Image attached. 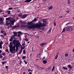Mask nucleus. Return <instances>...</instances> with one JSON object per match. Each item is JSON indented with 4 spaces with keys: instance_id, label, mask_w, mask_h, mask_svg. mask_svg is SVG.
Instances as JSON below:
<instances>
[{
    "instance_id": "34",
    "label": "nucleus",
    "mask_w": 74,
    "mask_h": 74,
    "mask_svg": "<svg viewBox=\"0 0 74 74\" xmlns=\"http://www.w3.org/2000/svg\"><path fill=\"white\" fill-rule=\"evenodd\" d=\"M3 21V18L0 17V22H2Z\"/></svg>"
},
{
    "instance_id": "58",
    "label": "nucleus",
    "mask_w": 74,
    "mask_h": 74,
    "mask_svg": "<svg viewBox=\"0 0 74 74\" xmlns=\"http://www.w3.org/2000/svg\"><path fill=\"white\" fill-rule=\"evenodd\" d=\"M8 29H10V26H8Z\"/></svg>"
},
{
    "instance_id": "25",
    "label": "nucleus",
    "mask_w": 74,
    "mask_h": 74,
    "mask_svg": "<svg viewBox=\"0 0 74 74\" xmlns=\"http://www.w3.org/2000/svg\"><path fill=\"white\" fill-rule=\"evenodd\" d=\"M7 12L8 13V14H10V13H11V11L10 10L7 11Z\"/></svg>"
},
{
    "instance_id": "42",
    "label": "nucleus",
    "mask_w": 74,
    "mask_h": 74,
    "mask_svg": "<svg viewBox=\"0 0 74 74\" xmlns=\"http://www.w3.org/2000/svg\"><path fill=\"white\" fill-rule=\"evenodd\" d=\"M18 16H19L20 17V16H22V15L20 14H19L18 15Z\"/></svg>"
},
{
    "instance_id": "29",
    "label": "nucleus",
    "mask_w": 74,
    "mask_h": 74,
    "mask_svg": "<svg viewBox=\"0 0 74 74\" xmlns=\"http://www.w3.org/2000/svg\"><path fill=\"white\" fill-rule=\"evenodd\" d=\"M15 28H16V26H13L12 27V29H14Z\"/></svg>"
},
{
    "instance_id": "52",
    "label": "nucleus",
    "mask_w": 74,
    "mask_h": 74,
    "mask_svg": "<svg viewBox=\"0 0 74 74\" xmlns=\"http://www.w3.org/2000/svg\"><path fill=\"white\" fill-rule=\"evenodd\" d=\"M2 45H1V46H0V49H2Z\"/></svg>"
},
{
    "instance_id": "9",
    "label": "nucleus",
    "mask_w": 74,
    "mask_h": 74,
    "mask_svg": "<svg viewBox=\"0 0 74 74\" xmlns=\"http://www.w3.org/2000/svg\"><path fill=\"white\" fill-rule=\"evenodd\" d=\"M9 47L10 48H12V42H10Z\"/></svg>"
},
{
    "instance_id": "31",
    "label": "nucleus",
    "mask_w": 74,
    "mask_h": 74,
    "mask_svg": "<svg viewBox=\"0 0 74 74\" xmlns=\"http://www.w3.org/2000/svg\"><path fill=\"white\" fill-rule=\"evenodd\" d=\"M26 58V56H23L22 57V59H25Z\"/></svg>"
},
{
    "instance_id": "5",
    "label": "nucleus",
    "mask_w": 74,
    "mask_h": 74,
    "mask_svg": "<svg viewBox=\"0 0 74 74\" xmlns=\"http://www.w3.org/2000/svg\"><path fill=\"white\" fill-rule=\"evenodd\" d=\"M16 21V20L14 19L13 20H11L10 21L11 24L12 25H14V23Z\"/></svg>"
},
{
    "instance_id": "63",
    "label": "nucleus",
    "mask_w": 74,
    "mask_h": 74,
    "mask_svg": "<svg viewBox=\"0 0 74 74\" xmlns=\"http://www.w3.org/2000/svg\"><path fill=\"white\" fill-rule=\"evenodd\" d=\"M29 41V39H27L26 41Z\"/></svg>"
},
{
    "instance_id": "53",
    "label": "nucleus",
    "mask_w": 74,
    "mask_h": 74,
    "mask_svg": "<svg viewBox=\"0 0 74 74\" xmlns=\"http://www.w3.org/2000/svg\"><path fill=\"white\" fill-rule=\"evenodd\" d=\"M2 11V10H1V9H0V14L1 12Z\"/></svg>"
},
{
    "instance_id": "62",
    "label": "nucleus",
    "mask_w": 74,
    "mask_h": 74,
    "mask_svg": "<svg viewBox=\"0 0 74 74\" xmlns=\"http://www.w3.org/2000/svg\"><path fill=\"white\" fill-rule=\"evenodd\" d=\"M2 64H3V65H4V63L3 62H2Z\"/></svg>"
},
{
    "instance_id": "38",
    "label": "nucleus",
    "mask_w": 74,
    "mask_h": 74,
    "mask_svg": "<svg viewBox=\"0 0 74 74\" xmlns=\"http://www.w3.org/2000/svg\"><path fill=\"white\" fill-rule=\"evenodd\" d=\"M68 54H65V57H67V56H68Z\"/></svg>"
},
{
    "instance_id": "50",
    "label": "nucleus",
    "mask_w": 74,
    "mask_h": 74,
    "mask_svg": "<svg viewBox=\"0 0 74 74\" xmlns=\"http://www.w3.org/2000/svg\"><path fill=\"white\" fill-rule=\"evenodd\" d=\"M22 51H20L19 52L18 54H21V53H22Z\"/></svg>"
},
{
    "instance_id": "55",
    "label": "nucleus",
    "mask_w": 74,
    "mask_h": 74,
    "mask_svg": "<svg viewBox=\"0 0 74 74\" xmlns=\"http://www.w3.org/2000/svg\"><path fill=\"white\" fill-rule=\"evenodd\" d=\"M69 25V23H68L66 24V25H65V26H67V25Z\"/></svg>"
},
{
    "instance_id": "23",
    "label": "nucleus",
    "mask_w": 74,
    "mask_h": 74,
    "mask_svg": "<svg viewBox=\"0 0 74 74\" xmlns=\"http://www.w3.org/2000/svg\"><path fill=\"white\" fill-rule=\"evenodd\" d=\"M18 34H22V33L21 32H18Z\"/></svg>"
},
{
    "instance_id": "40",
    "label": "nucleus",
    "mask_w": 74,
    "mask_h": 74,
    "mask_svg": "<svg viewBox=\"0 0 74 74\" xmlns=\"http://www.w3.org/2000/svg\"><path fill=\"white\" fill-rule=\"evenodd\" d=\"M68 4H70V1L69 0L68 1Z\"/></svg>"
},
{
    "instance_id": "45",
    "label": "nucleus",
    "mask_w": 74,
    "mask_h": 74,
    "mask_svg": "<svg viewBox=\"0 0 74 74\" xmlns=\"http://www.w3.org/2000/svg\"><path fill=\"white\" fill-rule=\"evenodd\" d=\"M5 67L7 69H8V67L7 66H5Z\"/></svg>"
},
{
    "instance_id": "8",
    "label": "nucleus",
    "mask_w": 74,
    "mask_h": 74,
    "mask_svg": "<svg viewBox=\"0 0 74 74\" xmlns=\"http://www.w3.org/2000/svg\"><path fill=\"white\" fill-rule=\"evenodd\" d=\"M6 26H8L9 24H10V23L8 22V21H6Z\"/></svg>"
},
{
    "instance_id": "19",
    "label": "nucleus",
    "mask_w": 74,
    "mask_h": 74,
    "mask_svg": "<svg viewBox=\"0 0 74 74\" xmlns=\"http://www.w3.org/2000/svg\"><path fill=\"white\" fill-rule=\"evenodd\" d=\"M4 24V23H3V21H1L0 22V24L1 25H3V24Z\"/></svg>"
},
{
    "instance_id": "13",
    "label": "nucleus",
    "mask_w": 74,
    "mask_h": 74,
    "mask_svg": "<svg viewBox=\"0 0 74 74\" xmlns=\"http://www.w3.org/2000/svg\"><path fill=\"white\" fill-rule=\"evenodd\" d=\"M40 56H41V55L40 54H38L36 56L37 58H40Z\"/></svg>"
},
{
    "instance_id": "33",
    "label": "nucleus",
    "mask_w": 74,
    "mask_h": 74,
    "mask_svg": "<svg viewBox=\"0 0 74 74\" xmlns=\"http://www.w3.org/2000/svg\"><path fill=\"white\" fill-rule=\"evenodd\" d=\"M51 30H52V28H51L48 31V32H49V33L51 32Z\"/></svg>"
},
{
    "instance_id": "20",
    "label": "nucleus",
    "mask_w": 74,
    "mask_h": 74,
    "mask_svg": "<svg viewBox=\"0 0 74 74\" xmlns=\"http://www.w3.org/2000/svg\"><path fill=\"white\" fill-rule=\"evenodd\" d=\"M62 69H64V70H67V68H66L65 67H63Z\"/></svg>"
},
{
    "instance_id": "30",
    "label": "nucleus",
    "mask_w": 74,
    "mask_h": 74,
    "mask_svg": "<svg viewBox=\"0 0 74 74\" xmlns=\"http://www.w3.org/2000/svg\"><path fill=\"white\" fill-rule=\"evenodd\" d=\"M23 54H25V53H26V51H25V50H23Z\"/></svg>"
},
{
    "instance_id": "61",
    "label": "nucleus",
    "mask_w": 74,
    "mask_h": 74,
    "mask_svg": "<svg viewBox=\"0 0 74 74\" xmlns=\"http://www.w3.org/2000/svg\"><path fill=\"white\" fill-rule=\"evenodd\" d=\"M1 37H4V36H3V35H1L0 36Z\"/></svg>"
},
{
    "instance_id": "64",
    "label": "nucleus",
    "mask_w": 74,
    "mask_h": 74,
    "mask_svg": "<svg viewBox=\"0 0 74 74\" xmlns=\"http://www.w3.org/2000/svg\"><path fill=\"white\" fill-rule=\"evenodd\" d=\"M72 51H73V52H74V48H73V49L72 50Z\"/></svg>"
},
{
    "instance_id": "37",
    "label": "nucleus",
    "mask_w": 74,
    "mask_h": 74,
    "mask_svg": "<svg viewBox=\"0 0 74 74\" xmlns=\"http://www.w3.org/2000/svg\"><path fill=\"white\" fill-rule=\"evenodd\" d=\"M3 58V56H2V54H0V58Z\"/></svg>"
},
{
    "instance_id": "41",
    "label": "nucleus",
    "mask_w": 74,
    "mask_h": 74,
    "mask_svg": "<svg viewBox=\"0 0 74 74\" xmlns=\"http://www.w3.org/2000/svg\"><path fill=\"white\" fill-rule=\"evenodd\" d=\"M17 36H18V37H19V38H20V37H21V35H19V34H18V35H17Z\"/></svg>"
},
{
    "instance_id": "6",
    "label": "nucleus",
    "mask_w": 74,
    "mask_h": 74,
    "mask_svg": "<svg viewBox=\"0 0 74 74\" xmlns=\"http://www.w3.org/2000/svg\"><path fill=\"white\" fill-rule=\"evenodd\" d=\"M37 69H39V70H42L43 69H44V68L41 67H40L39 66H37Z\"/></svg>"
},
{
    "instance_id": "27",
    "label": "nucleus",
    "mask_w": 74,
    "mask_h": 74,
    "mask_svg": "<svg viewBox=\"0 0 74 74\" xmlns=\"http://www.w3.org/2000/svg\"><path fill=\"white\" fill-rule=\"evenodd\" d=\"M5 52H7L8 53H10V52L8 51V49H7L5 50Z\"/></svg>"
},
{
    "instance_id": "15",
    "label": "nucleus",
    "mask_w": 74,
    "mask_h": 74,
    "mask_svg": "<svg viewBox=\"0 0 74 74\" xmlns=\"http://www.w3.org/2000/svg\"><path fill=\"white\" fill-rule=\"evenodd\" d=\"M43 62L44 64H46L47 63V61L45 60H43Z\"/></svg>"
},
{
    "instance_id": "17",
    "label": "nucleus",
    "mask_w": 74,
    "mask_h": 74,
    "mask_svg": "<svg viewBox=\"0 0 74 74\" xmlns=\"http://www.w3.org/2000/svg\"><path fill=\"white\" fill-rule=\"evenodd\" d=\"M58 57V53L56 55V56L55 59H57V58Z\"/></svg>"
},
{
    "instance_id": "4",
    "label": "nucleus",
    "mask_w": 74,
    "mask_h": 74,
    "mask_svg": "<svg viewBox=\"0 0 74 74\" xmlns=\"http://www.w3.org/2000/svg\"><path fill=\"white\" fill-rule=\"evenodd\" d=\"M13 42L14 44V45H15V44H16V45H17V44H18V42L16 40H14L13 41Z\"/></svg>"
},
{
    "instance_id": "43",
    "label": "nucleus",
    "mask_w": 74,
    "mask_h": 74,
    "mask_svg": "<svg viewBox=\"0 0 74 74\" xmlns=\"http://www.w3.org/2000/svg\"><path fill=\"white\" fill-rule=\"evenodd\" d=\"M5 57H4L2 59V60L3 61L4 60H5Z\"/></svg>"
},
{
    "instance_id": "44",
    "label": "nucleus",
    "mask_w": 74,
    "mask_h": 74,
    "mask_svg": "<svg viewBox=\"0 0 74 74\" xmlns=\"http://www.w3.org/2000/svg\"><path fill=\"white\" fill-rule=\"evenodd\" d=\"M13 8H8V10H12V9H13Z\"/></svg>"
},
{
    "instance_id": "35",
    "label": "nucleus",
    "mask_w": 74,
    "mask_h": 74,
    "mask_svg": "<svg viewBox=\"0 0 74 74\" xmlns=\"http://www.w3.org/2000/svg\"><path fill=\"white\" fill-rule=\"evenodd\" d=\"M49 8V10H50V9H52V6H50V7H49L48 8Z\"/></svg>"
},
{
    "instance_id": "3",
    "label": "nucleus",
    "mask_w": 74,
    "mask_h": 74,
    "mask_svg": "<svg viewBox=\"0 0 74 74\" xmlns=\"http://www.w3.org/2000/svg\"><path fill=\"white\" fill-rule=\"evenodd\" d=\"M66 30L68 32H72L73 30V29L71 27H68L66 29Z\"/></svg>"
},
{
    "instance_id": "47",
    "label": "nucleus",
    "mask_w": 74,
    "mask_h": 74,
    "mask_svg": "<svg viewBox=\"0 0 74 74\" xmlns=\"http://www.w3.org/2000/svg\"><path fill=\"white\" fill-rule=\"evenodd\" d=\"M25 45V42H24V43L22 45V46H24V45Z\"/></svg>"
},
{
    "instance_id": "14",
    "label": "nucleus",
    "mask_w": 74,
    "mask_h": 74,
    "mask_svg": "<svg viewBox=\"0 0 74 74\" xmlns=\"http://www.w3.org/2000/svg\"><path fill=\"white\" fill-rule=\"evenodd\" d=\"M13 34L14 36H17V33L16 32H13Z\"/></svg>"
},
{
    "instance_id": "51",
    "label": "nucleus",
    "mask_w": 74,
    "mask_h": 74,
    "mask_svg": "<svg viewBox=\"0 0 74 74\" xmlns=\"http://www.w3.org/2000/svg\"><path fill=\"white\" fill-rule=\"evenodd\" d=\"M23 49L22 48V47H21L20 51H21L22 52V50H23Z\"/></svg>"
},
{
    "instance_id": "49",
    "label": "nucleus",
    "mask_w": 74,
    "mask_h": 74,
    "mask_svg": "<svg viewBox=\"0 0 74 74\" xmlns=\"http://www.w3.org/2000/svg\"><path fill=\"white\" fill-rule=\"evenodd\" d=\"M63 18V16H59V18Z\"/></svg>"
},
{
    "instance_id": "26",
    "label": "nucleus",
    "mask_w": 74,
    "mask_h": 74,
    "mask_svg": "<svg viewBox=\"0 0 74 74\" xmlns=\"http://www.w3.org/2000/svg\"><path fill=\"white\" fill-rule=\"evenodd\" d=\"M22 24H23L24 25H26V22H22Z\"/></svg>"
},
{
    "instance_id": "36",
    "label": "nucleus",
    "mask_w": 74,
    "mask_h": 74,
    "mask_svg": "<svg viewBox=\"0 0 74 74\" xmlns=\"http://www.w3.org/2000/svg\"><path fill=\"white\" fill-rule=\"evenodd\" d=\"M54 69H55V66H53V68H52V71H54Z\"/></svg>"
},
{
    "instance_id": "24",
    "label": "nucleus",
    "mask_w": 74,
    "mask_h": 74,
    "mask_svg": "<svg viewBox=\"0 0 74 74\" xmlns=\"http://www.w3.org/2000/svg\"><path fill=\"white\" fill-rule=\"evenodd\" d=\"M10 17L6 18V21H9V20H10Z\"/></svg>"
},
{
    "instance_id": "48",
    "label": "nucleus",
    "mask_w": 74,
    "mask_h": 74,
    "mask_svg": "<svg viewBox=\"0 0 74 74\" xmlns=\"http://www.w3.org/2000/svg\"><path fill=\"white\" fill-rule=\"evenodd\" d=\"M18 49V47L17 46V45H16V49Z\"/></svg>"
},
{
    "instance_id": "57",
    "label": "nucleus",
    "mask_w": 74,
    "mask_h": 74,
    "mask_svg": "<svg viewBox=\"0 0 74 74\" xmlns=\"http://www.w3.org/2000/svg\"><path fill=\"white\" fill-rule=\"evenodd\" d=\"M23 49H25V46L23 47H22Z\"/></svg>"
},
{
    "instance_id": "28",
    "label": "nucleus",
    "mask_w": 74,
    "mask_h": 74,
    "mask_svg": "<svg viewBox=\"0 0 74 74\" xmlns=\"http://www.w3.org/2000/svg\"><path fill=\"white\" fill-rule=\"evenodd\" d=\"M5 32V31H3V30H1V33H4Z\"/></svg>"
},
{
    "instance_id": "12",
    "label": "nucleus",
    "mask_w": 74,
    "mask_h": 74,
    "mask_svg": "<svg viewBox=\"0 0 74 74\" xmlns=\"http://www.w3.org/2000/svg\"><path fill=\"white\" fill-rule=\"evenodd\" d=\"M31 1H32V0H26L25 1V3H29V2H30Z\"/></svg>"
},
{
    "instance_id": "16",
    "label": "nucleus",
    "mask_w": 74,
    "mask_h": 74,
    "mask_svg": "<svg viewBox=\"0 0 74 74\" xmlns=\"http://www.w3.org/2000/svg\"><path fill=\"white\" fill-rule=\"evenodd\" d=\"M15 36H16L15 35H13L12 36V37H12L13 39L14 38L15 39Z\"/></svg>"
},
{
    "instance_id": "2",
    "label": "nucleus",
    "mask_w": 74,
    "mask_h": 74,
    "mask_svg": "<svg viewBox=\"0 0 74 74\" xmlns=\"http://www.w3.org/2000/svg\"><path fill=\"white\" fill-rule=\"evenodd\" d=\"M10 51L12 53H15V45L12 47V48L10 49Z\"/></svg>"
},
{
    "instance_id": "46",
    "label": "nucleus",
    "mask_w": 74,
    "mask_h": 74,
    "mask_svg": "<svg viewBox=\"0 0 74 74\" xmlns=\"http://www.w3.org/2000/svg\"><path fill=\"white\" fill-rule=\"evenodd\" d=\"M24 62L25 64H27V62L25 61V60L24 61Z\"/></svg>"
},
{
    "instance_id": "60",
    "label": "nucleus",
    "mask_w": 74,
    "mask_h": 74,
    "mask_svg": "<svg viewBox=\"0 0 74 74\" xmlns=\"http://www.w3.org/2000/svg\"><path fill=\"white\" fill-rule=\"evenodd\" d=\"M66 12L68 13H69V10H67L66 11Z\"/></svg>"
},
{
    "instance_id": "39",
    "label": "nucleus",
    "mask_w": 74,
    "mask_h": 74,
    "mask_svg": "<svg viewBox=\"0 0 74 74\" xmlns=\"http://www.w3.org/2000/svg\"><path fill=\"white\" fill-rule=\"evenodd\" d=\"M65 28H64L63 29V30L62 31V32H65Z\"/></svg>"
},
{
    "instance_id": "54",
    "label": "nucleus",
    "mask_w": 74,
    "mask_h": 74,
    "mask_svg": "<svg viewBox=\"0 0 74 74\" xmlns=\"http://www.w3.org/2000/svg\"><path fill=\"white\" fill-rule=\"evenodd\" d=\"M4 36H5L6 35H7V34L6 33H4Z\"/></svg>"
},
{
    "instance_id": "1",
    "label": "nucleus",
    "mask_w": 74,
    "mask_h": 74,
    "mask_svg": "<svg viewBox=\"0 0 74 74\" xmlns=\"http://www.w3.org/2000/svg\"><path fill=\"white\" fill-rule=\"evenodd\" d=\"M47 25V21L43 20L41 21H39L38 23H36L34 24H32V25L30 26H28L27 25H21V27H25V28H28V29H38L40 28L42 26H45Z\"/></svg>"
},
{
    "instance_id": "10",
    "label": "nucleus",
    "mask_w": 74,
    "mask_h": 74,
    "mask_svg": "<svg viewBox=\"0 0 74 74\" xmlns=\"http://www.w3.org/2000/svg\"><path fill=\"white\" fill-rule=\"evenodd\" d=\"M46 44H47V43H42L40 44V46H42V47H44V46L46 45Z\"/></svg>"
},
{
    "instance_id": "59",
    "label": "nucleus",
    "mask_w": 74,
    "mask_h": 74,
    "mask_svg": "<svg viewBox=\"0 0 74 74\" xmlns=\"http://www.w3.org/2000/svg\"><path fill=\"white\" fill-rule=\"evenodd\" d=\"M3 16L5 17H7V15H4Z\"/></svg>"
},
{
    "instance_id": "21",
    "label": "nucleus",
    "mask_w": 74,
    "mask_h": 74,
    "mask_svg": "<svg viewBox=\"0 0 74 74\" xmlns=\"http://www.w3.org/2000/svg\"><path fill=\"white\" fill-rule=\"evenodd\" d=\"M12 40H13V39L12 37H11L9 39V41L11 42L12 41Z\"/></svg>"
},
{
    "instance_id": "11",
    "label": "nucleus",
    "mask_w": 74,
    "mask_h": 74,
    "mask_svg": "<svg viewBox=\"0 0 74 74\" xmlns=\"http://www.w3.org/2000/svg\"><path fill=\"white\" fill-rule=\"evenodd\" d=\"M37 19L36 18H35L34 20H32V22H36V21H37Z\"/></svg>"
},
{
    "instance_id": "22",
    "label": "nucleus",
    "mask_w": 74,
    "mask_h": 74,
    "mask_svg": "<svg viewBox=\"0 0 74 74\" xmlns=\"http://www.w3.org/2000/svg\"><path fill=\"white\" fill-rule=\"evenodd\" d=\"M68 67L69 68H72V67H71V65H68Z\"/></svg>"
},
{
    "instance_id": "7",
    "label": "nucleus",
    "mask_w": 74,
    "mask_h": 74,
    "mask_svg": "<svg viewBox=\"0 0 74 74\" xmlns=\"http://www.w3.org/2000/svg\"><path fill=\"white\" fill-rule=\"evenodd\" d=\"M27 16V14H25L23 16H22L21 18H22V19H24L25 18H26V16Z\"/></svg>"
},
{
    "instance_id": "56",
    "label": "nucleus",
    "mask_w": 74,
    "mask_h": 74,
    "mask_svg": "<svg viewBox=\"0 0 74 74\" xmlns=\"http://www.w3.org/2000/svg\"><path fill=\"white\" fill-rule=\"evenodd\" d=\"M3 62L4 63H7V61H4Z\"/></svg>"
},
{
    "instance_id": "18",
    "label": "nucleus",
    "mask_w": 74,
    "mask_h": 74,
    "mask_svg": "<svg viewBox=\"0 0 74 74\" xmlns=\"http://www.w3.org/2000/svg\"><path fill=\"white\" fill-rule=\"evenodd\" d=\"M33 25V23L31 22H29L28 23V25Z\"/></svg>"
},
{
    "instance_id": "32",
    "label": "nucleus",
    "mask_w": 74,
    "mask_h": 74,
    "mask_svg": "<svg viewBox=\"0 0 74 74\" xmlns=\"http://www.w3.org/2000/svg\"><path fill=\"white\" fill-rule=\"evenodd\" d=\"M3 42L2 41H1V42H0V45H3Z\"/></svg>"
}]
</instances>
